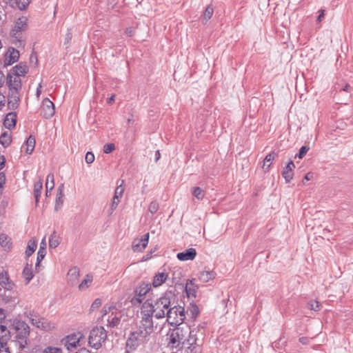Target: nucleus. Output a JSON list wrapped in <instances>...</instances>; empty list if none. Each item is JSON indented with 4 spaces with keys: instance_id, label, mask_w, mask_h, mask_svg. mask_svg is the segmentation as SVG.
I'll list each match as a JSON object with an SVG mask.
<instances>
[{
    "instance_id": "nucleus-48",
    "label": "nucleus",
    "mask_w": 353,
    "mask_h": 353,
    "mask_svg": "<svg viewBox=\"0 0 353 353\" xmlns=\"http://www.w3.org/2000/svg\"><path fill=\"white\" fill-rule=\"evenodd\" d=\"M119 203H120V199H115L114 197L113 196L110 209V214H112L113 213V212L116 210V208H117Z\"/></svg>"
},
{
    "instance_id": "nucleus-30",
    "label": "nucleus",
    "mask_w": 353,
    "mask_h": 353,
    "mask_svg": "<svg viewBox=\"0 0 353 353\" xmlns=\"http://www.w3.org/2000/svg\"><path fill=\"white\" fill-rule=\"evenodd\" d=\"M11 143V132L8 131L3 132L0 136V144H1L4 148H7L10 145Z\"/></svg>"
},
{
    "instance_id": "nucleus-25",
    "label": "nucleus",
    "mask_w": 353,
    "mask_h": 353,
    "mask_svg": "<svg viewBox=\"0 0 353 353\" xmlns=\"http://www.w3.org/2000/svg\"><path fill=\"white\" fill-rule=\"evenodd\" d=\"M46 254V237H44L41 243L39 251L37 252V258L36 263V268L39 265L40 262L43 259Z\"/></svg>"
},
{
    "instance_id": "nucleus-52",
    "label": "nucleus",
    "mask_w": 353,
    "mask_h": 353,
    "mask_svg": "<svg viewBox=\"0 0 353 353\" xmlns=\"http://www.w3.org/2000/svg\"><path fill=\"white\" fill-rule=\"evenodd\" d=\"M101 305V300L99 299H97L94 301L91 305L92 310H95L99 308Z\"/></svg>"
},
{
    "instance_id": "nucleus-34",
    "label": "nucleus",
    "mask_w": 353,
    "mask_h": 353,
    "mask_svg": "<svg viewBox=\"0 0 353 353\" xmlns=\"http://www.w3.org/2000/svg\"><path fill=\"white\" fill-rule=\"evenodd\" d=\"M37 246V241L34 239H30L28 241L27 248L26 250V255L27 257H29L34 252Z\"/></svg>"
},
{
    "instance_id": "nucleus-49",
    "label": "nucleus",
    "mask_w": 353,
    "mask_h": 353,
    "mask_svg": "<svg viewBox=\"0 0 353 353\" xmlns=\"http://www.w3.org/2000/svg\"><path fill=\"white\" fill-rule=\"evenodd\" d=\"M309 150V148L307 146H302L300 148L299 152L296 154L295 157H298L299 159H302L305 154L307 153V152Z\"/></svg>"
},
{
    "instance_id": "nucleus-15",
    "label": "nucleus",
    "mask_w": 353,
    "mask_h": 353,
    "mask_svg": "<svg viewBox=\"0 0 353 353\" xmlns=\"http://www.w3.org/2000/svg\"><path fill=\"white\" fill-rule=\"evenodd\" d=\"M0 285L6 290H12L14 283L10 279L6 271H2L0 273Z\"/></svg>"
},
{
    "instance_id": "nucleus-60",
    "label": "nucleus",
    "mask_w": 353,
    "mask_h": 353,
    "mask_svg": "<svg viewBox=\"0 0 353 353\" xmlns=\"http://www.w3.org/2000/svg\"><path fill=\"white\" fill-rule=\"evenodd\" d=\"M171 342L174 344L176 343H181L182 342L181 341H178L177 340V336H172V334H171Z\"/></svg>"
},
{
    "instance_id": "nucleus-18",
    "label": "nucleus",
    "mask_w": 353,
    "mask_h": 353,
    "mask_svg": "<svg viewBox=\"0 0 353 353\" xmlns=\"http://www.w3.org/2000/svg\"><path fill=\"white\" fill-rule=\"evenodd\" d=\"M294 168V163L292 160H290L284 168L282 175L287 183H289L292 179Z\"/></svg>"
},
{
    "instance_id": "nucleus-43",
    "label": "nucleus",
    "mask_w": 353,
    "mask_h": 353,
    "mask_svg": "<svg viewBox=\"0 0 353 353\" xmlns=\"http://www.w3.org/2000/svg\"><path fill=\"white\" fill-rule=\"evenodd\" d=\"M159 209V204L157 201H152L149 206L148 210L151 214H155Z\"/></svg>"
},
{
    "instance_id": "nucleus-51",
    "label": "nucleus",
    "mask_w": 353,
    "mask_h": 353,
    "mask_svg": "<svg viewBox=\"0 0 353 353\" xmlns=\"http://www.w3.org/2000/svg\"><path fill=\"white\" fill-rule=\"evenodd\" d=\"M21 9H26L30 2V0H17Z\"/></svg>"
},
{
    "instance_id": "nucleus-1",
    "label": "nucleus",
    "mask_w": 353,
    "mask_h": 353,
    "mask_svg": "<svg viewBox=\"0 0 353 353\" xmlns=\"http://www.w3.org/2000/svg\"><path fill=\"white\" fill-rule=\"evenodd\" d=\"M174 300V296L170 292H166L154 302L146 301L142 305L141 315L150 320H153V316L157 319H163L168 313V308L173 305Z\"/></svg>"
},
{
    "instance_id": "nucleus-29",
    "label": "nucleus",
    "mask_w": 353,
    "mask_h": 353,
    "mask_svg": "<svg viewBox=\"0 0 353 353\" xmlns=\"http://www.w3.org/2000/svg\"><path fill=\"white\" fill-rule=\"evenodd\" d=\"M22 275L26 281V284L29 283L34 276L32 265L26 264L23 268Z\"/></svg>"
},
{
    "instance_id": "nucleus-54",
    "label": "nucleus",
    "mask_w": 353,
    "mask_h": 353,
    "mask_svg": "<svg viewBox=\"0 0 353 353\" xmlns=\"http://www.w3.org/2000/svg\"><path fill=\"white\" fill-rule=\"evenodd\" d=\"M6 183V176L3 172H0V188L3 187V185Z\"/></svg>"
},
{
    "instance_id": "nucleus-38",
    "label": "nucleus",
    "mask_w": 353,
    "mask_h": 353,
    "mask_svg": "<svg viewBox=\"0 0 353 353\" xmlns=\"http://www.w3.org/2000/svg\"><path fill=\"white\" fill-rule=\"evenodd\" d=\"M92 281V276L90 275H87L86 277L81 281V283L79 285V288L80 290H84L88 288V286L91 284Z\"/></svg>"
},
{
    "instance_id": "nucleus-10",
    "label": "nucleus",
    "mask_w": 353,
    "mask_h": 353,
    "mask_svg": "<svg viewBox=\"0 0 353 353\" xmlns=\"http://www.w3.org/2000/svg\"><path fill=\"white\" fill-rule=\"evenodd\" d=\"M54 105L48 98H45L41 103V114L45 119L51 118L54 114Z\"/></svg>"
},
{
    "instance_id": "nucleus-4",
    "label": "nucleus",
    "mask_w": 353,
    "mask_h": 353,
    "mask_svg": "<svg viewBox=\"0 0 353 353\" xmlns=\"http://www.w3.org/2000/svg\"><path fill=\"white\" fill-rule=\"evenodd\" d=\"M167 321L172 326L181 325L185 319V310L181 305H173L168 308L165 316Z\"/></svg>"
},
{
    "instance_id": "nucleus-20",
    "label": "nucleus",
    "mask_w": 353,
    "mask_h": 353,
    "mask_svg": "<svg viewBox=\"0 0 353 353\" xmlns=\"http://www.w3.org/2000/svg\"><path fill=\"white\" fill-rule=\"evenodd\" d=\"M17 123V114L15 112H9L7 114L4 121L3 125L7 128L10 130L15 127Z\"/></svg>"
},
{
    "instance_id": "nucleus-16",
    "label": "nucleus",
    "mask_w": 353,
    "mask_h": 353,
    "mask_svg": "<svg viewBox=\"0 0 353 353\" xmlns=\"http://www.w3.org/2000/svg\"><path fill=\"white\" fill-rule=\"evenodd\" d=\"M28 72V67L26 63L21 62L14 67H13L9 72V73H13L21 78L25 77Z\"/></svg>"
},
{
    "instance_id": "nucleus-62",
    "label": "nucleus",
    "mask_w": 353,
    "mask_h": 353,
    "mask_svg": "<svg viewBox=\"0 0 353 353\" xmlns=\"http://www.w3.org/2000/svg\"><path fill=\"white\" fill-rule=\"evenodd\" d=\"M312 176V174L310 172L306 174L305 176H304L303 183H305L304 181H310L311 179Z\"/></svg>"
},
{
    "instance_id": "nucleus-3",
    "label": "nucleus",
    "mask_w": 353,
    "mask_h": 353,
    "mask_svg": "<svg viewBox=\"0 0 353 353\" xmlns=\"http://www.w3.org/2000/svg\"><path fill=\"white\" fill-rule=\"evenodd\" d=\"M28 28V18L21 17L15 21L10 32L12 43L17 48L23 47L26 43L25 32Z\"/></svg>"
},
{
    "instance_id": "nucleus-35",
    "label": "nucleus",
    "mask_w": 353,
    "mask_h": 353,
    "mask_svg": "<svg viewBox=\"0 0 353 353\" xmlns=\"http://www.w3.org/2000/svg\"><path fill=\"white\" fill-rule=\"evenodd\" d=\"M59 243H60L59 238L57 235L56 232L54 231L51 234V235H50V236L49 238V247L50 248H56L57 247H58Z\"/></svg>"
},
{
    "instance_id": "nucleus-24",
    "label": "nucleus",
    "mask_w": 353,
    "mask_h": 353,
    "mask_svg": "<svg viewBox=\"0 0 353 353\" xmlns=\"http://www.w3.org/2000/svg\"><path fill=\"white\" fill-rule=\"evenodd\" d=\"M216 275V274L214 271L203 270L201 271L199 274V279L203 283H207L211 280H213Z\"/></svg>"
},
{
    "instance_id": "nucleus-2",
    "label": "nucleus",
    "mask_w": 353,
    "mask_h": 353,
    "mask_svg": "<svg viewBox=\"0 0 353 353\" xmlns=\"http://www.w3.org/2000/svg\"><path fill=\"white\" fill-rule=\"evenodd\" d=\"M153 320L141 316L139 324L135 330L132 331L126 341V353L136 350L139 345L149 340L150 335L154 332Z\"/></svg>"
},
{
    "instance_id": "nucleus-56",
    "label": "nucleus",
    "mask_w": 353,
    "mask_h": 353,
    "mask_svg": "<svg viewBox=\"0 0 353 353\" xmlns=\"http://www.w3.org/2000/svg\"><path fill=\"white\" fill-rule=\"evenodd\" d=\"M6 103V97L5 96L0 92V110L5 105Z\"/></svg>"
},
{
    "instance_id": "nucleus-39",
    "label": "nucleus",
    "mask_w": 353,
    "mask_h": 353,
    "mask_svg": "<svg viewBox=\"0 0 353 353\" xmlns=\"http://www.w3.org/2000/svg\"><path fill=\"white\" fill-rule=\"evenodd\" d=\"M0 244L1 245L6 249H10L11 247L10 239L5 234L0 235Z\"/></svg>"
},
{
    "instance_id": "nucleus-42",
    "label": "nucleus",
    "mask_w": 353,
    "mask_h": 353,
    "mask_svg": "<svg viewBox=\"0 0 353 353\" xmlns=\"http://www.w3.org/2000/svg\"><path fill=\"white\" fill-rule=\"evenodd\" d=\"M123 181H121V183L120 185H118L117 187L115 189L114 197L115 199H119L123 196V192H124V188L123 186Z\"/></svg>"
},
{
    "instance_id": "nucleus-47",
    "label": "nucleus",
    "mask_w": 353,
    "mask_h": 353,
    "mask_svg": "<svg viewBox=\"0 0 353 353\" xmlns=\"http://www.w3.org/2000/svg\"><path fill=\"white\" fill-rule=\"evenodd\" d=\"M186 330H188V336H187V341L189 344L193 345L196 343V339L193 336L192 332L193 331L190 330V327H186Z\"/></svg>"
},
{
    "instance_id": "nucleus-6",
    "label": "nucleus",
    "mask_w": 353,
    "mask_h": 353,
    "mask_svg": "<svg viewBox=\"0 0 353 353\" xmlns=\"http://www.w3.org/2000/svg\"><path fill=\"white\" fill-rule=\"evenodd\" d=\"M25 316L29 321L37 328L43 330L49 331L55 327L54 323L49 321L48 319L40 317L32 311L26 312Z\"/></svg>"
},
{
    "instance_id": "nucleus-32",
    "label": "nucleus",
    "mask_w": 353,
    "mask_h": 353,
    "mask_svg": "<svg viewBox=\"0 0 353 353\" xmlns=\"http://www.w3.org/2000/svg\"><path fill=\"white\" fill-rule=\"evenodd\" d=\"M187 334L188 330H185V333H183V327H176L172 332V336H176L177 340L181 341L182 343H184V341L187 339Z\"/></svg>"
},
{
    "instance_id": "nucleus-7",
    "label": "nucleus",
    "mask_w": 353,
    "mask_h": 353,
    "mask_svg": "<svg viewBox=\"0 0 353 353\" xmlns=\"http://www.w3.org/2000/svg\"><path fill=\"white\" fill-rule=\"evenodd\" d=\"M151 290V284L143 282L135 288L134 290V296L132 298L130 302L134 305H140L144 300L145 295Z\"/></svg>"
},
{
    "instance_id": "nucleus-21",
    "label": "nucleus",
    "mask_w": 353,
    "mask_h": 353,
    "mask_svg": "<svg viewBox=\"0 0 353 353\" xmlns=\"http://www.w3.org/2000/svg\"><path fill=\"white\" fill-rule=\"evenodd\" d=\"M168 275L165 272H158L155 274L152 281V285L154 288H158L165 282L168 279Z\"/></svg>"
},
{
    "instance_id": "nucleus-37",
    "label": "nucleus",
    "mask_w": 353,
    "mask_h": 353,
    "mask_svg": "<svg viewBox=\"0 0 353 353\" xmlns=\"http://www.w3.org/2000/svg\"><path fill=\"white\" fill-rule=\"evenodd\" d=\"M54 187V177L52 173H50L47 176L46 188V194L48 195V192L49 190H52Z\"/></svg>"
},
{
    "instance_id": "nucleus-50",
    "label": "nucleus",
    "mask_w": 353,
    "mask_h": 353,
    "mask_svg": "<svg viewBox=\"0 0 353 353\" xmlns=\"http://www.w3.org/2000/svg\"><path fill=\"white\" fill-rule=\"evenodd\" d=\"M85 162L88 164H91L94 161V155L91 152H88L85 157Z\"/></svg>"
},
{
    "instance_id": "nucleus-12",
    "label": "nucleus",
    "mask_w": 353,
    "mask_h": 353,
    "mask_svg": "<svg viewBox=\"0 0 353 353\" xmlns=\"http://www.w3.org/2000/svg\"><path fill=\"white\" fill-rule=\"evenodd\" d=\"M81 333L72 334L66 336L65 339V345L66 348L71 351L75 349L79 344Z\"/></svg>"
},
{
    "instance_id": "nucleus-8",
    "label": "nucleus",
    "mask_w": 353,
    "mask_h": 353,
    "mask_svg": "<svg viewBox=\"0 0 353 353\" xmlns=\"http://www.w3.org/2000/svg\"><path fill=\"white\" fill-rule=\"evenodd\" d=\"M12 329L15 331L17 339H25L30 334V327L23 321L15 319L12 324Z\"/></svg>"
},
{
    "instance_id": "nucleus-26",
    "label": "nucleus",
    "mask_w": 353,
    "mask_h": 353,
    "mask_svg": "<svg viewBox=\"0 0 353 353\" xmlns=\"http://www.w3.org/2000/svg\"><path fill=\"white\" fill-rule=\"evenodd\" d=\"M63 188L64 185L61 183L59 188H57V197H56V204H55V210H59L63 204Z\"/></svg>"
},
{
    "instance_id": "nucleus-31",
    "label": "nucleus",
    "mask_w": 353,
    "mask_h": 353,
    "mask_svg": "<svg viewBox=\"0 0 353 353\" xmlns=\"http://www.w3.org/2000/svg\"><path fill=\"white\" fill-rule=\"evenodd\" d=\"M35 138L33 136L30 135L27 139L26 142V148L25 150L26 154H30L32 153L35 147Z\"/></svg>"
},
{
    "instance_id": "nucleus-19",
    "label": "nucleus",
    "mask_w": 353,
    "mask_h": 353,
    "mask_svg": "<svg viewBox=\"0 0 353 353\" xmlns=\"http://www.w3.org/2000/svg\"><path fill=\"white\" fill-rule=\"evenodd\" d=\"M10 340V333L6 326L0 324V346L8 345Z\"/></svg>"
},
{
    "instance_id": "nucleus-22",
    "label": "nucleus",
    "mask_w": 353,
    "mask_h": 353,
    "mask_svg": "<svg viewBox=\"0 0 353 353\" xmlns=\"http://www.w3.org/2000/svg\"><path fill=\"white\" fill-rule=\"evenodd\" d=\"M198 286L192 281L189 280L185 285V292L188 298H196Z\"/></svg>"
},
{
    "instance_id": "nucleus-57",
    "label": "nucleus",
    "mask_w": 353,
    "mask_h": 353,
    "mask_svg": "<svg viewBox=\"0 0 353 353\" xmlns=\"http://www.w3.org/2000/svg\"><path fill=\"white\" fill-rule=\"evenodd\" d=\"M6 318V312L3 309L0 308V324L4 321Z\"/></svg>"
},
{
    "instance_id": "nucleus-27",
    "label": "nucleus",
    "mask_w": 353,
    "mask_h": 353,
    "mask_svg": "<svg viewBox=\"0 0 353 353\" xmlns=\"http://www.w3.org/2000/svg\"><path fill=\"white\" fill-rule=\"evenodd\" d=\"M121 315L120 312H116L115 314L112 312L111 315L108 316L107 325L112 327H117L121 322Z\"/></svg>"
},
{
    "instance_id": "nucleus-14",
    "label": "nucleus",
    "mask_w": 353,
    "mask_h": 353,
    "mask_svg": "<svg viewBox=\"0 0 353 353\" xmlns=\"http://www.w3.org/2000/svg\"><path fill=\"white\" fill-rule=\"evenodd\" d=\"M19 58V52L14 48H9L5 54L4 65L8 66L17 62Z\"/></svg>"
},
{
    "instance_id": "nucleus-40",
    "label": "nucleus",
    "mask_w": 353,
    "mask_h": 353,
    "mask_svg": "<svg viewBox=\"0 0 353 353\" xmlns=\"http://www.w3.org/2000/svg\"><path fill=\"white\" fill-rule=\"evenodd\" d=\"M192 194L199 200H202L204 198V191L199 187H194L192 190Z\"/></svg>"
},
{
    "instance_id": "nucleus-55",
    "label": "nucleus",
    "mask_w": 353,
    "mask_h": 353,
    "mask_svg": "<svg viewBox=\"0 0 353 353\" xmlns=\"http://www.w3.org/2000/svg\"><path fill=\"white\" fill-rule=\"evenodd\" d=\"M0 353H10L8 345L0 346Z\"/></svg>"
},
{
    "instance_id": "nucleus-64",
    "label": "nucleus",
    "mask_w": 353,
    "mask_h": 353,
    "mask_svg": "<svg viewBox=\"0 0 353 353\" xmlns=\"http://www.w3.org/2000/svg\"><path fill=\"white\" fill-rule=\"evenodd\" d=\"M76 353H90V351L87 350L86 348H81Z\"/></svg>"
},
{
    "instance_id": "nucleus-36",
    "label": "nucleus",
    "mask_w": 353,
    "mask_h": 353,
    "mask_svg": "<svg viewBox=\"0 0 353 353\" xmlns=\"http://www.w3.org/2000/svg\"><path fill=\"white\" fill-rule=\"evenodd\" d=\"M275 157H276V153L274 152L268 154L264 159L263 168L265 169V170L269 169V168L270 167L271 163H272V161L274 159Z\"/></svg>"
},
{
    "instance_id": "nucleus-58",
    "label": "nucleus",
    "mask_w": 353,
    "mask_h": 353,
    "mask_svg": "<svg viewBox=\"0 0 353 353\" xmlns=\"http://www.w3.org/2000/svg\"><path fill=\"white\" fill-rule=\"evenodd\" d=\"M134 29L132 28H128L125 30V34L128 37H132L134 35Z\"/></svg>"
},
{
    "instance_id": "nucleus-59",
    "label": "nucleus",
    "mask_w": 353,
    "mask_h": 353,
    "mask_svg": "<svg viewBox=\"0 0 353 353\" xmlns=\"http://www.w3.org/2000/svg\"><path fill=\"white\" fill-rule=\"evenodd\" d=\"M299 341L303 345H307L309 343L310 339L307 337L303 336L299 339Z\"/></svg>"
},
{
    "instance_id": "nucleus-28",
    "label": "nucleus",
    "mask_w": 353,
    "mask_h": 353,
    "mask_svg": "<svg viewBox=\"0 0 353 353\" xmlns=\"http://www.w3.org/2000/svg\"><path fill=\"white\" fill-rule=\"evenodd\" d=\"M199 314V310L198 306L194 303H190L188 310L185 312V316L187 315L192 320H194Z\"/></svg>"
},
{
    "instance_id": "nucleus-5",
    "label": "nucleus",
    "mask_w": 353,
    "mask_h": 353,
    "mask_svg": "<svg viewBox=\"0 0 353 353\" xmlns=\"http://www.w3.org/2000/svg\"><path fill=\"white\" fill-rule=\"evenodd\" d=\"M107 337V333L103 327H95L90 332L88 343L92 347L98 350L101 347Z\"/></svg>"
},
{
    "instance_id": "nucleus-45",
    "label": "nucleus",
    "mask_w": 353,
    "mask_h": 353,
    "mask_svg": "<svg viewBox=\"0 0 353 353\" xmlns=\"http://www.w3.org/2000/svg\"><path fill=\"white\" fill-rule=\"evenodd\" d=\"M309 308L312 310L319 311L321 309V304L317 301H311L308 303Z\"/></svg>"
},
{
    "instance_id": "nucleus-17",
    "label": "nucleus",
    "mask_w": 353,
    "mask_h": 353,
    "mask_svg": "<svg viewBox=\"0 0 353 353\" xmlns=\"http://www.w3.org/2000/svg\"><path fill=\"white\" fill-rule=\"evenodd\" d=\"M196 256V251L194 248H189L184 252L177 254L176 257L179 261H185L193 260Z\"/></svg>"
},
{
    "instance_id": "nucleus-61",
    "label": "nucleus",
    "mask_w": 353,
    "mask_h": 353,
    "mask_svg": "<svg viewBox=\"0 0 353 353\" xmlns=\"http://www.w3.org/2000/svg\"><path fill=\"white\" fill-rule=\"evenodd\" d=\"M5 81V77L3 72L0 71V88L3 85Z\"/></svg>"
},
{
    "instance_id": "nucleus-41",
    "label": "nucleus",
    "mask_w": 353,
    "mask_h": 353,
    "mask_svg": "<svg viewBox=\"0 0 353 353\" xmlns=\"http://www.w3.org/2000/svg\"><path fill=\"white\" fill-rule=\"evenodd\" d=\"M213 12H214V8H213V6L212 4H209L205 11H204V13H203V18L204 19L208 21L209 19H211L212 14H213Z\"/></svg>"
},
{
    "instance_id": "nucleus-23",
    "label": "nucleus",
    "mask_w": 353,
    "mask_h": 353,
    "mask_svg": "<svg viewBox=\"0 0 353 353\" xmlns=\"http://www.w3.org/2000/svg\"><path fill=\"white\" fill-rule=\"evenodd\" d=\"M79 277V270L77 267H74L69 270L68 273V282L74 285L77 283Z\"/></svg>"
},
{
    "instance_id": "nucleus-13",
    "label": "nucleus",
    "mask_w": 353,
    "mask_h": 353,
    "mask_svg": "<svg viewBox=\"0 0 353 353\" xmlns=\"http://www.w3.org/2000/svg\"><path fill=\"white\" fill-rule=\"evenodd\" d=\"M20 101V91H8V106L10 110L18 108Z\"/></svg>"
},
{
    "instance_id": "nucleus-33",
    "label": "nucleus",
    "mask_w": 353,
    "mask_h": 353,
    "mask_svg": "<svg viewBox=\"0 0 353 353\" xmlns=\"http://www.w3.org/2000/svg\"><path fill=\"white\" fill-rule=\"evenodd\" d=\"M43 188V181L41 179L37 181L34 184V196L37 203L39 201V198L41 194V190Z\"/></svg>"
},
{
    "instance_id": "nucleus-44",
    "label": "nucleus",
    "mask_w": 353,
    "mask_h": 353,
    "mask_svg": "<svg viewBox=\"0 0 353 353\" xmlns=\"http://www.w3.org/2000/svg\"><path fill=\"white\" fill-rule=\"evenodd\" d=\"M115 150V145L114 143H106L103 145V151L105 154H110Z\"/></svg>"
},
{
    "instance_id": "nucleus-46",
    "label": "nucleus",
    "mask_w": 353,
    "mask_h": 353,
    "mask_svg": "<svg viewBox=\"0 0 353 353\" xmlns=\"http://www.w3.org/2000/svg\"><path fill=\"white\" fill-rule=\"evenodd\" d=\"M43 353H62V350L57 347H47L44 349Z\"/></svg>"
},
{
    "instance_id": "nucleus-53",
    "label": "nucleus",
    "mask_w": 353,
    "mask_h": 353,
    "mask_svg": "<svg viewBox=\"0 0 353 353\" xmlns=\"http://www.w3.org/2000/svg\"><path fill=\"white\" fill-rule=\"evenodd\" d=\"M72 37V33L68 31L65 34L64 43L68 44L70 42Z\"/></svg>"
},
{
    "instance_id": "nucleus-11",
    "label": "nucleus",
    "mask_w": 353,
    "mask_h": 353,
    "mask_svg": "<svg viewBox=\"0 0 353 353\" xmlns=\"http://www.w3.org/2000/svg\"><path fill=\"white\" fill-rule=\"evenodd\" d=\"M150 234H145L141 239H135L132 243L134 252H143L148 245Z\"/></svg>"
},
{
    "instance_id": "nucleus-63",
    "label": "nucleus",
    "mask_w": 353,
    "mask_h": 353,
    "mask_svg": "<svg viewBox=\"0 0 353 353\" xmlns=\"http://www.w3.org/2000/svg\"><path fill=\"white\" fill-rule=\"evenodd\" d=\"M320 12H321V13L317 17V21L319 22L321 21L322 19L324 17V15H325L324 10H321Z\"/></svg>"
},
{
    "instance_id": "nucleus-9",
    "label": "nucleus",
    "mask_w": 353,
    "mask_h": 353,
    "mask_svg": "<svg viewBox=\"0 0 353 353\" xmlns=\"http://www.w3.org/2000/svg\"><path fill=\"white\" fill-rule=\"evenodd\" d=\"M6 84L8 88V91H21V79L13 73H8Z\"/></svg>"
}]
</instances>
